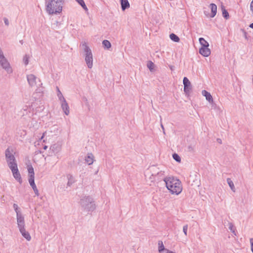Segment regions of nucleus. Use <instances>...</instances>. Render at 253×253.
<instances>
[{
  "instance_id": "1",
  "label": "nucleus",
  "mask_w": 253,
  "mask_h": 253,
  "mask_svg": "<svg viewBox=\"0 0 253 253\" xmlns=\"http://www.w3.org/2000/svg\"><path fill=\"white\" fill-rule=\"evenodd\" d=\"M164 173L165 171L157 166H150L145 172V180L150 185H151L156 180H160L162 179L164 176Z\"/></svg>"
},
{
  "instance_id": "2",
  "label": "nucleus",
  "mask_w": 253,
  "mask_h": 253,
  "mask_svg": "<svg viewBox=\"0 0 253 253\" xmlns=\"http://www.w3.org/2000/svg\"><path fill=\"white\" fill-rule=\"evenodd\" d=\"M167 188L172 194L178 195L182 190L180 181L173 177H167L164 179Z\"/></svg>"
},
{
  "instance_id": "3",
  "label": "nucleus",
  "mask_w": 253,
  "mask_h": 253,
  "mask_svg": "<svg viewBox=\"0 0 253 253\" xmlns=\"http://www.w3.org/2000/svg\"><path fill=\"white\" fill-rule=\"evenodd\" d=\"M82 210L86 212H91L96 209V205L94 199L90 196L82 197L79 202Z\"/></svg>"
},
{
  "instance_id": "4",
  "label": "nucleus",
  "mask_w": 253,
  "mask_h": 253,
  "mask_svg": "<svg viewBox=\"0 0 253 253\" xmlns=\"http://www.w3.org/2000/svg\"><path fill=\"white\" fill-rule=\"evenodd\" d=\"M62 1H49L46 10L49 14L60 13L62 10Z\"/></svg>"
},
{
  "instance_id": "5",
  "label": "nucleus",
  "mask_w": 253,
  "mask_h": 253,
  "mask_svg": "<svg viewBox=\"0 0 253 253\" xmlns=\"http://www.w3.org/2000/svg\"><path fill=\"white\" fill-rule=\"evenodd\" d=\"M27 79L29 85L33 87H37L36 89V92H42V84L41 80L33 74H29L27 75Z\"/></svg>"
},
{
  "instance_id": "6",
  "label": "nucleus",
  "mask_w": 253,
  "mask_h": 253,
  "mask_svg": "<svg viewBox=\"0 0 253 253\" xmlns=\"http://www.w3.org/2000/svg\"><path fill=\"white\" fill-rule=\"evenodd\" d=\"M82 47L84 52V60L87 67L91 69L93 67V55L90 48L86 42L82 44Z\"/></svg>"
},
{
  "instance_id": "7",
  "label": "nucleus",
  "mask_w": 253,
  "mask_h": 253,
  "mask_svg": "<svg viewBox=\"0 0 253 253\" xmlns=\"http://www.w3.org/2000/svg\"><path fill=\"white\" fill-rule=\"evenodd\" d=\"M14 154L15 152L11 147H8L5 150V160L9 168L17 165Z\"/></svg>"
},
{
  "instance_id": "8",
  "label": "nucleus",
  "mask_w": 253,
  "mask_h": 253,
  "mask_svg": "<svg viewBox=\"0 0 253 253\" xmlns=\"http://www.w3.org/2000/svg\"><path fill=\"white\" fill-rule=\"evenodd\" d=\"M9 169H11L14 178L21 184L22 182V180L17 165L10 167Z\"/></svg>"
},
{
  "instance_id": "9",
  "label": "nucleus",
  "mask_w": 253,
  "mask_h": 253,
  "mask_svg": "<svg viewBox=\"0 0 253 253\" xmlns=\"http://www.w3.org/2000/svg\"><path fill=\"white\" fill-rule=\"evenodd\" d=\"M183 83L184 84V91L186 93H188L192 88L191 84L186 77L183 78Z\"/></svg>"
},
{
  "instance_id": "10",
  "label": "nucleus",
  "mask_w": 253,
  "mask_h": 253,
  "mask_svg": "<svg viewBox=\"0 0 253 253\" xmlns=\"http://www.w3.org/2000/svg\"><path fill=\"white\" fill-rule=\"evenodd\" d=\"M16 217L19 229L25 228V221L23 216L22 214L18 215V216H16Z\"/></svg>"
},
{
  "instance_id": "11",
  "label": "nucleus",
  "mask_w": 253,
  "mask_h": 253,
  "mask_svg": "<svg viewBox=\"0 0 253 253\" xmlns=\"http://www.w3.org/2000/svg\"><path fill=\"white\" fill-rule=\"evenodd\" d=\"M199 53L204 57H208L211 54V50L208 47H202L199 49Z\"/></svg>"
},
{
  "instance_id": "12",
  "label": "nucleus",
  "mask_w": 253,
  "mask_h": 253,
  "mask_svg": "<svg viewBox=\"0 0 253 253\" xmlns=\"http://www.w3.org/2000/svg\"><path fill=\"white\" fill-rule=\"evenodd\" d=\"M61 108L66 115H68L70 113L69 107L66 100L61 101Z\"/></svg>"
},
{
  "instance_id": "13",
  "label": "nucleus",
  "mask_w": 253,
  "mask_h": 253,
  "mask_svg": "<svg viewBox=\"0 0 253 253\" xmlns=\"http://www.w3.org/2000/svg\"><path fill=\"white\" fill-rule=\"evenodd\" d=\"M85 161L88 165L92 164L94 161L93 155L91 153H88L87 156L85 158Z\"/></svg>"
},
{
  "instance_id": "14",
  "label": "nucleus",
  "mask_w": 253,
  "mask_h": 253,
  "mask_svg": "<svg viewBox=\"0 0 253 253\" xmlns=\"http://www.w3.org/2000/svg\"><path fill=\"white\" fill-rule=\"evenodd\" d=\"M202 95L206 97V99L210 102L212 103L213 100L211 93L206 90H203L202 91Z\"/></svg>"
},
{
  "instance_id": "15",
  "label": "nucleus",
  "mask_w": 253,
  "mask_h": 253,
  "mask_svg": "<svg viewBox=\"0 0 253 253\" xmlns=\"http://www.w3.org/2000/svg\"><path fill=\"white\" fill-rule=\"evenodd\" d=\"M210 7L211 9V14L210 15V17L213 18L215 16L216 14L217 6L215 4L211 3L210 5Z\"/></svg>"
},
{
  "instance_id": "16",
  "label": "nucleus",
  "mask_w": 253,
  "mask_h": 253,
  "mask_svg": "<svg viewBox=\"0 0 253 253\" xmlns=\"http://www.w3.org/2000/svg\"><path fill=\"white\" fill-rule=\"evenodd\" d=\"M22 236L28 241H30L31 239V236L28 232L26 231L25 228L19 230Z\"/></svg>"
},
{
  "instance_id": "17",
  "label": "nucleus",
  "mask_w": 253,
  "mask_h": 253,
  "mask_svg": "<svg viewBox=\"0 0 253 253\" xmlns=\"http://www.w3.org/2000/svg\"><path fill=\"white\" fill-rule=\"evenodd\" d=\"M158 250L159 253H162V252H165V253H167V250H169L168 249H165L163 243L162 241H159L158 242Z\"/></svg>"
},
{
  "instance_id": "18",
  "label": "nucleus",
  "mask_w": 253,
  "mask_h": 253,
  "mask_svg": "<svg viewBox=\"0 0 253 253\" xmlns=\"http://www.w3.org/2000/svg\"><path fill=\"white\" fill-rule=\"evenodd\" d=\"M121 7L123 11L129 7L130 5L128 1H121Z\"/></svg>"
},
{
  "instance_id": "19",
  "label": "nucleus",
  "mask_w": 253,
  "mask_h": 253,
  "mask_svg": "<svg viewBox=\"0 0 253 253\" xmlns=\"http://www.w3.org/2000/svg\"><path fill=\"white\" fill-rule=\"evenodd\" d=\"M227 182L228 185L229 186L230 188H231V190L233 192H235L236 191V189L234 183L230 178H227Z\"/></svg>"
},
{
  "instance_id": "20",
  "label": "nucleus",
  "mask_w": 253,
  "mask_h": 253,
  "mask_svg": "<svg viewBox=\"0 0 253 253\" xmlns=\"http://www.w3.org/2000/svg\"><path fill=\"white\" fill-rule=\"evenodd\" d=\"M221 10L222 12L223 16L226 19H228L229 18V15L228 11L226 10L225 7L221 5Z\"/></svg>"
},
{
  "instance_id": "21",
  "label": "nucleus",
  "mask_w": 253,
  "mask_h": 253,
  "mask_svg": "<svg viewBox=\"0 0 253 253\" xmlns=\"http://www.w3.org/2000/svg\"><path fill=\"white\" fill-rule=\"evenodd\" d=\"M199 41L202 46V47H208L209 46V43L203 38H199Z\"/></svg>"
},
{
  "instance_id": "22",
  "label": "nucleus",
  "mask_w": 253,
  "mask_h": 253,
  "mask_svg": "<svg viewBox=\"0 0 253 253\" xmlns=\"http://www.w3.org/2000/svg\"><path fill=\"white\" fill-rule=\"evenodd\" d=\"M28 170L29 172V177L35 176L34 169L32 166H29L28 167Z\"/></svg>"
},
{
  "instance_id": "23",
  "label": "nucleus",
  "mask_w": 253,
  "mask_h": 253,
  "mask_svg": "<svg viewBox=\"0 0 253 253\" xmlns=\"http://www.w3.org/2000/svg\"><path fill=\"white\" fill-rule=\"evenodd\" d=\"M102 44L104 48H106L107 49H109L111 47V44L110 42L107 40H105L102 42Z\"/></svg>"
},
{
  "instance_id": "24",
  "label": "nucleus",
  "mask_w": 253,
  "mask_h": 253,
  "mask_svg": "<svg viewBox=\"0 0 253 253\" xmlns=\"http://www.w3.org/2000/svg\"><path fill=\"white\" fill-rule=\"evenodd\" d=\"M147 66L151 72H153L154 71L155 64L151 61H149L147 62Z\"/></svg>"
},
{
  "instance_id": "25",
  "label": "nucleus",
  "mask_w": 253,
  "mask_h": 253,
  "mask_svg": "<svg viewBox=\"0 0 253 253\" xmlns=\"http://www.w3.org/2000/svg\"><path fill=\"white\" fill-rule=\"evenodd\" d=\"M169 37L172 41L175 42H178L180 40L179 37L173 33L169 35Z\"/></svg>"
},
{
  "instance_id": "26",
  "label": "nucleus",
  "mask_w": 253,
  "mask_h": 253,
  "mask_svg": "<svg viewBox=\"0 0 253 253\" xmlns=\"http://www.w3.org/2000/svg\"><path fill=\"white\" fill-rule=\"evenodd\" d=\"M50 150H51L54 153H57L59 150L60 147L56 144L52 145L50 148Z\"/></svg>"
},
{
  "instance_id": "27",
  "label": "nucleus",
  "mask_w": 253,
  "mask_h": 253,
  "mask_svg": "<svg viewBox=\"0 0 253 253\" xmlns=\"http://www.w3.org/2000/svg\"><path fill=\"white\" fill-rule=\"evenodd\" d=\"M28 181L30 185L32 187L36 186V184L35 183V176L34 177H29Z\"/></svg>"
},
{
  "instance_id": "28",
  "label": "nucleus",
  "mask_w": 253,
  "mask_h": 253,
  "mask_svg": "<svg viewBox=\"0 0 253 253\" xmlns=\"http://www.w3.org/2000/svg\"><path fill=\"white\" fill-rule=\"evenodd\" d=\"M13 207L16 213V216H18V215H21L22 214L20 213L19 208L18 207V206L16 204H14L13 205Z\"/></svg>"
},
{
  "instance_id": "29",
  "label": "nucleus",
  "mask_w": 253,
  "mask_h": 253,
  "mask_svg": "<svg viewBox=\"0 0 253 253\" xmlns=\"http://www.w3.org/2000/svg\"><path fill=\"white\" fill-rule=\"evenodd\" d=\"M172 157L173 159L177 162H180L181 161V159L179 156L176 153H174L172 155Z\"/></svg>"
},
{
  "instance_id": "30",
  "label": "nucleus",
  "mask_w": 253,
  "mask_h": 253,
  "mask_svg": "<svg viewBox=\"0 0 253 253\" xmlns=\"http://www.w3.org/2000/svg\"><path fill=\"white\" fill-rule=\"evenodd\" d=\"M78 3L82 6V7L86 11H88V9L84 3V1H77Z\"/></svg>"
},
{
  "instance_id": "31",
  "label": "nucleus",
  "mask_w": 253,
  "mask_h": 253,
  "mask_svg": "<svg viewBox=\"0 0 253 253\" xmlns=\"http://www.w3.org/2000/svg\"><path fill=\"white\" fill-rule=\"evenodd\" d=\"M57 96L60 101H62L63 100H66L60 91H59V92H58Z\"/></svg>"
},
{
  "instance_id": "32",
  "label": "nucleus",
  "mask_w": 253,
  "mask_h": 253,
  "mask_svg": "<svg viewBox=\"0 0 253 253\" xmlns=\"http://www.w3.org/2000/svg\"><path fill=\"white\" fill-rule=\"evenodd\" d=\"M29 57L27 55H25L23 57V62L25 65H27L29 63Z\"/></svg>"
},
{
  "instance_id": "33",
  "label": "nucleus",
  "mask_w": 253,
  "mask_h": 253,
  "mask_svg": "<svg viewBox=\"0 0 253 253\" xmlns=\"http://www.w3.org/2000/svg\"><path fill=\"white\" fill-rule=\"evenodd\" d=\"M229 229L230 230V231L234 234H235V231L234 229V226L233 224L232 223H229Z\"/></svg>"
},
{
  "instance_id": "34",
  "label": "nucleus",
  "mask_w": 253,
  "mask_h": 253,
  "mask_svg": "<svg viewBox=\"0 0 253 253\" xmlns=\"http://www.w3.org/2000/svg\"><path fill=\"white\" fill-rule=\"evenodd\" d=\"M34 191V193L37 196H38L39 195V191H38V189L37 187V186H35V187H32Z\"/></svg>"
},
{
  "instance_id": "35",
  "label": "nucleus",
  "mask_w": 253,
  "mask_h": 253,
  "mask_svg": "<svg viewBox=\"0 0 253 253\" xmlns=\"http://www.w3.org/2000/svg\"><path fill=\"white\" fill-rule=\"evenodd\" d=\"M188 151L190 152H193L194 150V147L192 145H189L188 147Z\"/></svg>"
},
{
  "instance_id": "36",
  "label": "nucleus",
  "mask_w": 253,
  "mask_h": 253,
  "mask_svg": "<svg viewBox=\"0 0 253 253\" xmlns=\"http://www.w3.org/2000/svg\"><path fill=\"white\" fill-rule=\"evenodd\" d=\"M188 229V225H185L183 227V231L184 233V234L186 236L187 235V231Z\"/></svg>"
},
{
  "instance_id": "37",
  "label": "nucleus",
  "mask_w": 253,
  "mask_h": 253,
  "mask_svg": "<svg viewBox=\"0 0 253 253\" xmlns=\"http://www.w3.org/2000/svg\"><path fill=\"white\" fill-rule=\"evenodd\" d=\"M3 20H4V24H5V25L8 26L9 25V21H8V19L6 17H4L3 18Z\"/></svg>"
},
{
  "instance_id": "38",
  "label": "nucleus",
  "mask_w": 253,
  "mask_h": 253,
  "mask_svg": "<svg viewBox=\"0 0 253 253\" xmlns=\"http://www.w3.org/2000/svg\"><path fill=\"white\" fill-rule=\"evenodd\" d=\"M250 243L251 245V251L252 253H253V238L250 239Z\"/></svg>"
},
{
  "instance_id": "39",
  "label": "nucleus",
  "mask_w": 253,
  "mask_h": 253,
  "mask_svg": "<svg viewBox=\"0 0 253 253\" xmlns=\"http://www.w3.org/2000/svg\"><path fill=\"white\" fill-rule=\"evenodd\" d=\"M250 7H251V10L252 11V12L253 13V1H252V2H251Z\"/></svg>"
},
{
  "instance_id": "40",
  "label": "nucleus",
  "mask_w": 253,
  "mask_h": 253,
  "mask_svg": "<svg viewBox=\"0 0 253 253\" xmlns=\"http://www.w3.org/2000/svg\"><path fill=\"white\" fill-rule=\"evenodd\" d=\"M175 253V252H173L171 251H169V250H167V253Z\"/></svg>"
},
{
  "instance_id": "41",
  "label": "nucleus",
  "mask_w": 253,
  "mask_h": 253,
  "mask_svg": "<svg viewBox=\"0 0 253 253\" xmlns=\"http://www.w3.org/2000/svg\"><path fill=\"white\" fill-rule=\"evenodd\" d=\"M249 27L252 29H253V23H252V24H251L249 26Z\"/></svg>"
},
{
  "instance_id": "42",
  "label": "nucleus",
  "mask_w": 253,
  "mask_h": 253,
  "mask_svg": "<svg viewBox=\"0 0 253 253\" xmlns=\"http://www.w3.org/2000/svg\"><path fill=\"white\" fill-rule=\"evenodd\" d=\"M169 67H170V69L171 70H173V68H174V67L173 66H170Z\"/></svg>"
},
{
  "instance_id": "43",
  "label": "nucleus",
  "mask_w": 253,
  "mask_h": 253,
  "mask_svg": "<svg viewBox=\"0 0 253 253\" xmlns=\"http://www.w3.org/2000/svg\"><path fill=\"white\" fill-rule=\"evenodd\" d=\"M217 141H218V142H219V143H221V139H217Z\"/></svg>"
},
{
  "instance_id": "44",
  "label": "nucleus",
  "mask_w": 253,
  "mask_h": 253,
  "mask_svg": "<svg viewBox=\"0 0 253 253\" xmlns=\"http://www.w3.org/2000/svg\"><path fill=\"white\" fill-rule=\"evenodd\" d=\"M47 148V146H44V147H43V149L44 150H46Z\"/></svg>"
},
{
  "instance_id": "45",
  "label": "nucleus",
  "mask_w": 253,
  "mask_h": 253,
  "mask_svg": "<svg viewBox=\"0 0 253 253\" xmlns=\"http://www.w3.org/2000/svg\"><path fill=\"white\" fill-rule=\"evenodd\" d=\"M161 127L163 128V129L164 130V126H163V124H161Z\"/></svg>"
},
{
  "instance_id": "46",
  "label": "nucleus",
  "mask_w": 253,
  "mask_h": 253,
  "mask_svg": "<svg viewBox=\"0 0 253 253\" xmlns=\"http://www.w3.org/2000/svg\"><path fill=\"white\" fill-rule=\"evenodd\" d=\"M57 90L58 91V92H59V91H60V90L58 87H57Z\"/></svg>"
},
{
  "instance_id": "47",
  "label": "nucleus",
  "mask_w": 253,
  "mask_h": 253,
  "mask_svg": "<svg viewBox=\"0 0 253 253\" xmlns=\"http://www.w3.org/2000/svg\"><path fill=\"white\" fill-rule=\"evenodd\" d=\"M57 90L58 91V92H59V91H60V90L58 87H57Z\"/></svg>"
}]
</instances>
